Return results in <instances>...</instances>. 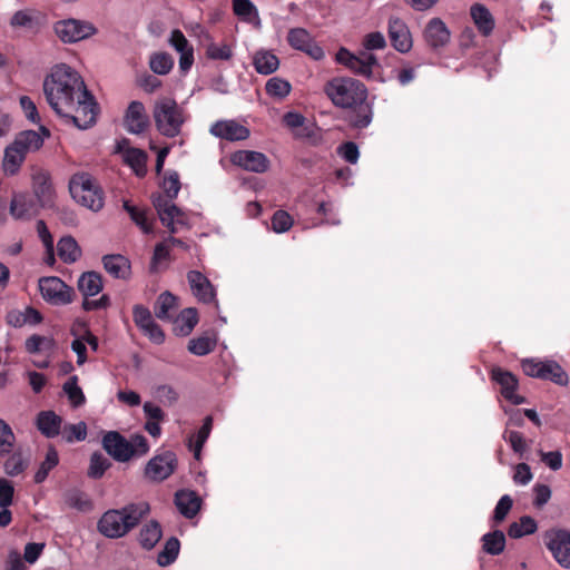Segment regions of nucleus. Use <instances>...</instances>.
Listing matches in <instances>:
<instances>
[{
  "label": "nucleus",
  "mask_w": 570,
  "mask_h": 570,
  "mask_svg": "<svg viewBox=\"0 0 570 570\" xmlns=\"http://www.w3.org/2000/svg\"><path fill=\"white\" fill-rule=\"evenodd\" d=\"M104 450L118 462H127L132 458L131 445L117 431H109L102 438Z\"/></svg>",
  "instance_id": "nucleus-15"
},
{
  "label": "nucleus",
  "mask_w": 570,
  "mask_h": 570,
  "mask_svg": "<svg viewBox=\"0 0 570 570\" xmlns=\"http://www.w3.org/2000/svg\"><path fill=\"white\" fill-rule=\"evenodd\" d=\"M77 285L85 298L97 295L104 287L101 275L97 272H85Z\"/></svg>",
  "instance_id": "nucleus-28"
},
{
  "label": "nucleus",
  "mask_w": 570,
  "mask_h": 570,
  "mask_svg": "<svg viewBox=\"0 0 570 570\" xmlns=\"http://www.w3.org/2000/svg\"><path fill=\"white\" fill-rule=\"evenodd\" d=\"M470 13L478 30L483 36H489L494 28V19L489 9L481 3H474L470 9Z\"/></svg>",
  "instance_id": "nucleus-26"
},
{
  "label": "nucleus",
  "mask_w": 570,
  "mask_h": 570,
  "mask_svg": "<svg viewBox=\"0 0 570 570\" xmlns=\"http://www.w3.org/2000/svg\"><path fill=\"white\" fill-rule=\"evenodd\" d=\"M26 156L18 149L13 144L8 145L4 148V155L2 160V168L6 175H16L21 165L23 164Z\"/></svg>",
  "instance_id": "nucleus-30"
},
{
  "label": "nucleus",
  "mask_w": 570,
  "mask_h": 570,
  "mask_svg": "<svg viewBox=\"0 0 570 570\" xmlns=\"http://www.w3.org/2000/svg\"><path fill=\"white\" fill-rule=\"evenodd\" d=\"M163 532L157 521H150L139 532V543L146 550H151L161 539Z\"/></svg>",
  "instance_id": "nucleus-35"
},
{
  "label": "nucleus",
  "mask_w": 570,
  "mask_h": 570,
  "mask_svg": "<svg viewBox=\"0 0 570 570\" xmlns=\"http://www.w3.org/2000/svg\"><path fill=\"white\" fill-rule=\"evenodd\" d=\"M206 55L214 60H228L232 57V50L226 43H210L207 46Z\"/></svg>",
  "instance_id": "nucleus-56"
},
{
  "label": "nucleus",
  "mask_w": 570,
  "mask_h": 570,
  "mask_svg": "<svg viewBox=\"0 0 570 570\" xmlns=\"http://www.w3.org/2000/svg\"><path fill=\"white\" fill-rule=\"evenodd\" d=\"M59 258L66 264H72L81 256V248L72 236H65L58 242Z\"/></svg>",
  "instance_id": "nucleus-33"
},
{
  "label": "nucleus",
  "mask_w": 570,
  "mask_h": 570,
  "mask_svg": "<svg viewBox=\"0 0 570 570\" xmlns=\"http://www.w3.org/2000/svg\"><path fill=\"white\" fill-rule=\"evenodd\" d=\"M177 298L170 292L161 293L154 305L157 318L165 321L170 318V311L177 307Z\"/></svg>",
  "instance_id": "nucleus-38"
},
{
  "label": "nucleus",
  "mask_w": 570,
  "mask_h": 570,
  "mask_svg": "<svg viewBox=\"0 0 570 570\" xmlns=\"http://www.w3.org/2000/svg\"><path fill=\"white\" fill-rule=\"evenodd\" d=\"M153 117L157 130L168 138L178 136L186 121L184 109L175 99L169 97H163L156 100Z\"/></svg>",
  "instance_id": "nucleus-5"
},
{
  "label": "nucleus",
  "mask_w": 570,
  "mask_h": 570,
  "mask_svg": "<svg viewBox=\"0 0 570 570\" xmlns=\"http://www.w3.org/2000/svg\"><path fill=\"white\" fill-rule=\"evenodd\" d=\"M288 43L296 50H301L315 60L324 57L323 49L314 41L309 32L303 28H294L288 31Z\"/></svg>",
  "instance_id": "nucleus-14"
},
{
  "label": "nucleus",
  "mask_w": 570,
  "mask_h": 570,
  "mask_svg": "<svg viewBox=\"0 0 570 570\" xmlns=\"http://www.w3.org/2000/svg\"><path fill=\"white\" fill-rule=\"evenodd\" d=\"M537 522L533 518L529 515H523L520 518L519 521L510 524L508 529V534L513 539H518L523 535L534 533L537 531Z\"/></svg>",
  "instance_id": "nucleus-40"
},
{
  "label": "nucleus",
  "mask_w": 570,
  "mask_h": 570,
  "mask_svg": "<svg viewBox=\"0 0 570 570\" xmlns=\"http://www.w3.org/2000/svg\"><path fill=\"white\" fill-rule=\"evenodd\" d=\"M233 11L238 17H249L257 12L250 0H233Z\"/></svg>",
  "instance_id": "nucleus-63"
},
{
  "label": "nucleus",
  "mask_w": 570,
  "mask_h": 570,
  "mask_svg": "<svg viewBox=\"0 0 570 570\" xmlns=\"http://www.w3.org/2000/svg\"><path fill=\"white\" fill-rule=\"evenodd\" d=\"M338 153L350 164H356L360 155L357 145L352 141L344 142Z\"/></svg>",
  "instance_id": "nucleus-64"
},
{
  "label": "nucleus",
  "mask_w": 570,
  "mask_h": 570,
  "mask_svg": "<svg viewBox=\"0 0 570 570\" xmlns=\"http://www.w3.org/2000/svg\"><path fill=\"white\" fill-rule=\"evenodd\" d=\"M62 419L53 411H42L37 416V428L47 438H55L60 433Z\"/></svg>",
  "instance_id": "nucleus-25"
},
{
  "label": "nucleus",
  "mask_w": 570,
  "mask_h": 570,
  "mask_svg": "<svg viewBox=\"0 0 570 570\" xmlns=\"http://www.w3.org/2000/svg\"><path fill=\"white\" fill-rule=\"evenodd\" d=\"M542 380H550L553 383L566 386L569 382L568 374L563 368L554 361H546L543 364Z\"/></svg>",
  "instance_id": "nucleus-43"
},
{
  "label": "nucleus",
  "mask_w": 570,
  "mask_h": 570,
  "mask_svg": "<svg viewBox=\"0 0 570 570\" xmlns=\"http://www.w3.org/2000/svg\"><path fill=\"white\" fill-rule=\"evenodd\" d=\"M512 504L513 501L508 494L501 497L494 509V521L498 523L502 522L510 512Z\"/></svg>",
  "instance_id": "nucleus-60"
},
{
  "label": "nucleus",
  "mask_w": 570,
  "mask_h": 570,
  "mask_svg": "<svg viewBox=\"0 0 570 570\" xmlns=\"http://www.w3.org/2000/svg\"><path fill=\"white\" fill-rule=\"evenodd\" d=\"M283 121L288 128L295 130L297 137L307 136L306 128L304 127L305 117L303 115L289 111L283 116Z\"/></svg>",
  "instance_id": "nucleus-50"
},
{
  "label": "nucleus",
  "mask_w": 570,
  "mask_h": 570,
  "mask_svg": "<svg viewBox=\"0 0 570 570\" xmlns=\"http://www.w3.org/2000/svg\"><path fill=\"white\" fill-rule=\"evenodd\" d=\"M163 188L168 198L160 194L153 195V205L157 210L161 224L166 226L171 234H175L178 233L181 227L188 226L187 215L173 203V198H175L180 190L179 176L176 171H171L164 177Z\"/></svg>",
  "instance_id": "nucleus-3"
},
{
  "label": "nucleus",
  "mask_w": 570,
  "mask_h": 570,
  "mask_svg": "<svg viewBox=\"0 0 570 570\" xmlns=\"http://www.w3.org/2000/svg\"><path fill=\"white\" fill-rule=\"evenodd\" d=\"M293 226L292 216L285 210H276L272 217V228L276 233H285Z\"/></svg>",
  "instance_id": "nucleus-54"
},
{
  "label": "nucleus",
  "mask_w": 570,
  "mask_h": 570,
  "mask_svg": "<svg viewBox=\"0 0 570 570\" xmlns=\"http://www.w3.org/2000/svg\"><path fill=\"white\" fill-rule=\"evenodd\" d=\"M122 207L129 214L131 220L135 222L144 233L148 234L153 232V225L147 218L146 210L130 205L127 200L124 202Z\"/></svg>",
  "instance_id": "nucleus-46"
},
{
  "label": "nucleus",
  "mask_w": 570,
  "mask_h": 570,
  "mask_svg": "<svg viewBox=\"0 0 570 570\" xmlns=\"http://www.w3.org/2000/svg\"><path fill=\"white\" fill-rule=\"evenodd\" d=\"M265 89L272 97L284 98L289 94L291 85L286 80L274 77L266 82Z\"/></svg>",
  "instance_id": "nucleus-51"
},
{
  "label": "nucleus",
  "mask_w": 570,
  "mask_h": 570,
  "mask_svg": "<svg viewBox=\"0 0 570 570\" xmlns=\"http://www.w3.org/2000/svg\"><path fill=\"white\" fill-rule=\"evenodd\" d=\"M63 439L71 443L73 441H83L87 438V425L85 422L65 425L62 429Z\"/></svg>",
  "instance_id": "nucleus-52"
},
{
  "label": "nucleus",
  "mask_w": 570,
  "mask_h": 570,
  "mask_svg": "<svg viewBox=\"0 0 570 570\" xmlns=\"http://www.w3.org/2000/svg\"><path fill=\"white\" fill-rule=\"evenodd\" d=\"M149 512L146 502L131 503L119 510H108L97 523L98 531L106 538L117 539L136 528Z\"/></svg>",
  "instance_id": "nucleus-4"
},
{
  "label": "nucleus",
  "mask_w": 570,
  "mask_h": 570,
  "mask_svg": "<svg viewBox=\"0 0 570 570\" xmlns=\"http://www.w3.org/2000/svg\"><path fill=\"white\" fill-rule=\"evenodd\" d=\"M63 501L67 507L81 512H87L92 508V503L88 495L77 489L67 491L63 495Z\"/></svg>",
  "instance_id": "nucleus-39"
},
{
  "label": "nucleus",
  "mask_w": 570,
  "mask_h": 570,
  "mask_svg": "<svg viewBox=\"0 0 570 570\" xmlns=\"http://www.w3.org/2000/svg\"><path fill=\"white\" fill-rule=\"evenodd\" d=\"M10 214L14 219H29L33 214V202L24 194L14 195L10 203Z\"/></svg>",
  "instance_id": "nucleus-32"
},
{
  "label": "nucleus",
  "mask_w": 570,
  "mask_h": 570,
  "mask_svg": "<svg viewBox=\"0 0 570 570\" xmlns=\"http://www.w3.org/2000/svg\"><path fill=\"white\" fill-rule=\"evenodd\" d=\"M111 466V462L99 452L92 453L88 469V475L92 479H100L106 470Z\"/></svg>",
  "instance_id": "nucleus-47"
},
{
  "label": "nucleus",
  "mask_w": 570,
  "mask_h": 570,
  "mask_svg": "<svg viewBox=\"0 0 570 570\" xmlns=\"http://www.w3.org/2000/svg\"><path fill=\"white\" fill-rule=\"evenodd\" d=\"M38 286L42 298L52 305H67L73 301V288L57 276L39 278Z\"/></svg>",
  "instance_id": "nucleus-7"
},
{
  "label": "nucleus",
  "mask_w": 570,
  "mask_h": 570,
  "mask_svg": "<svg viewBox=\"0 0 570 570\" xmlns=\"http://www.w3.org/2000/svg\"><path fill=\"white\" fill-rule=\"evenodd\" d=\"M16 443V436L8 423L0 419V456L9 454Z\"/></svg>",
  "instance_id": "nucleus-49"
},
{
  "label": "nucleus",
  "mask_w": 570,
  "mask_h": 570,
  "mask_svg": "<svg viewBox=\"0 0 570 570\" xmlns=\"http://www.w3.org/2000/svg\"><path fill=\"white\" fill-rule=\"evenodd\" d=\"M175 503L184 517L191 519L198 513L202 500L194 491L180 490L175 494Z\"/></svg>",
  "instance_id": "nucleus-24"
},
{
  "label": "nucleus",
  "mask_w": 570,
  "mask_h": 570,
  "mask_svg": "<svg viewBox=\"0 0 570 570\" xmlns=\"http://www.w3.org/2000/svg\"><path fill=\"white\" fill-rule=\"evenodd\" d=\"M19 102L24 112L26 118L32 124H39L40 117L37 107L35 102L31 100V98L28 96H21Z\"/></svg>",
  "instance_id": "nucleus-59"
},
{
  "label": "nucleus",
  "mask_w": 570,
  "mask_h": 570,
  "mask_svg": "<svg viewBox=\"0 0 570 570\" xmlns=\"http://www.w3.org/2000/svg\"><path fill=\"white\" fill-rule=\"evenodd\" d=\"M55 32L61 41L71 43L92 36L96 28L90 22L67 19L56 22Z\"/></svg>",
  "instance_id": "nucleus-12"
},
{
  "label": "nucleus",
  "mask_w": 570,
  "mask_h": 570,
  "mask_svg": "<svg viewBox=\"0 0 570 570\" xmlns=\"http://www.w3.org/2000/svg\"><path fill=\"white\" fill-rule=\"evenodd\" d=\"M491 377L501 386V394L504 399L517 405L524 403V397L515 394L518 380L511 372L494 367L491 371Z\"/></svg>",
  "instance_id": "nucleus-18"
},
{
  "label": "nucleus",
  "mask_w": 570,
  "mask_h": 570,
  "mask_svg": "<svg viewBox=\"0 0 570 570\" xmlns=\"http://www.w3.org/2000/svg\"><path fill=\"white\" fill-rule=\"evenodd\" d=\"M134 322L140 328V331H144L155 321L153 320L151 313L147 307L136 305L134 307Z\"/></svg>",
  "instance_id": "nucleus-57"
},
{
  "label": "nucleus",
  "mask_w": 570,
  "mask_h": 570,
  "mask_svg": "<svg viewBox=\"0 0 570 570\" xmlns=\"http://www.w3.org/2000/svg\"><path fill=\"white\" fill-rule=\"evenodd\" d=\"M56 348V341L49 336L33 334L24 342V350L29 354L52 352Z\"/></svg>",
  "instance_id": "nucleus-36"
},
{
  "label": "nucleus",
  "mask_w": 570,
  "mask_h": 570,
  "mask_svg": "<svg viewBox=\"0 0 570 570\" xmlns=\"http://www.w3.org/2000/svg\"><path fill=\"white\" fill-rule=\"evenodd\" d=\"M187 281L193 295L198 302L209 304L215 302L216 291L210 281L199 271H189Z\"/></svg>",
  "instance_id": "nucleus-17"
},
{
  "label": "nucleus",
  "mask_w": 570,
  "mask_h": 570,
  "mask_svg": "<svg viewBox=\"0 0 570 570\" xmlns=\"http://www.w3.org/2000/svg\"><path fill=\"white\" fill-rule=\"evenodd\" d=\"M210 134L229 141L245 140L249 137V129L235 120H218L212 125Z\"/></svg>",
  "instance_id": "nucleus-20"
},
{
  "label": "nucleus",
  "mask_w": 570,
  "mask_h": 570,
  "mask_svg": "<svg viewBox=\"0 0 570 570\" xmlns=\"http://www.w3.org/2000/svg\"><path fill=\"white\" fill-rule=\"evenodd\" d=\"M13 485L3 478H0V508L9 507L13 500Z\"/></svg>",
  "instance_id": "nucleus-62"
},
{
  "label": "nucleus",
  "mask_w": 570,
  "mask_h": 570,
  "mask_svg": "<svg viewBox=\"0 0 570 570\" xmlns=\"http://www.w3.org/2000/svg\"><path fill=\"white\" fill-rule=\"evenodd\" d=\"M336 60L354 73L365 78H371L373 76V68L379 66L375 55L367 51H360L358 55H354L346 48H341L337 51Z\"/></svg>",
  "instance_id": "nucleus-8"
},
{
  "label": "nucleus",
  "mask_w": 570,
  "mask_h": 570,
  "mask_svg": "<svg viewBox=\"0 0 570 570\" xmlns=\"http://www.w3.org/2000/svg\"><path fill=\"white\" fill-rule=\"evenodd\" d=\"M59 462L58 452L50 448L46 454L45 461L41 463L39 470L35 474V482L41 483L48 476L50 470H52Z\"/></svg>",
  "instance_id": "nucleus-48"
},
{
  "label": "nucleus",
  "mask_w": 570,
  "mask_h": 570,
  "mask_svg": "<svg viewBox=\"0 0 570 570\" xmlns=\"http://www.w3.org/2000/svg\"><path fill=\"white\" fill-rule=\"evenodd\" d=\"M387 33L391 45L396 51L406 53L412 49V33L406 22L401 18L390 17L387 22Z\"/></svg>",
  "instance_id": "nucleus-13"
},
{
  "label": "nucleus",
  "mask_w": 570,
  "mask_h": 570,
  "mask_svg": "<svg viewBox=\"0 0 570 570\" xmlns=\"http://www.w3.org/2000/svg\"><path fill=\"white\" fill-rule=\"evenodd\" d=\"M129 445H131L132 458L134 456H142L148 453L149 444L147 439L141 434L131 435L130 440H128Z\"/></svg>",
  "instance_id": "nucleus-61"
},
{
  "label": "nucleus",
  "mask_w": 570,
  "mask_h": 570,
  "mask_svg": "<svg viewBox=\"0 0 570 570\" xmlns=\"http://www.w3.org/2000/svg\"><path fill=\"white\" fill-rule=\"evenodd\" d=\"M483 550L492 556L500 554L505 547L504 533L500 530L487 533L482 538Z\"/></svg>",
  "instance_id": "nucleus-41"
},
{
  "label": "nucleus",
  "mask_w": 570,
  "mask_h": 570,
  "mask_svg": "<svg viewBox=\"0 0 570 570\" xmlns=\"http://www.w3.org/2000/svg\"><path fill=\"white\" fill-rule=\"evenodd\" d=\"M125 127L130 134H141L149 125V118L142 102L131 101L126 110Z\"/></svg>",
  "instance_id": "nucleus-21"
},
{
  "label": "nucleus",
  "mask_w": 570,
  "mask_h": 570,
  "mask_svg": "<svg viewBox=\"0 0 570 570\" xmlns=\"http://www.w3.org/2000/svg\"><path fill=\"white\" fill-rule=\"evenodd\" d=\"M106 272L115 278L128 279L131 274V265L128 258L120 254H109L102 257Z\"/></svg>",
  "instance_id": "nucleus-23"
},
{
  "label": "nucleus",
  "mask_w": 570,
  "mask_h": 570,
  "mask_svg": "<svg viewBox=\"0 0 570 570\" xmlns=\"http://www.w3.org/2000/svg\"><path fill=\"white\" fill-rule=\"evenodd\" d=\"M11 144L20 149V151L26 156L30 151L39 150L43 145V139L38 131L23 130L14 137V140Z\"/></svg>",
  "instance_id": "nucleus-27"
},
{
  "label": "nucleus",
  "mask_w": 570,
  "mask_h": 570,
  "mask_svg": "<svg viewBox=\"0 0 570 570\" xmlns=\"http://www.w3.org/2000/svg\"><path fill=\"white\" fill-rule=\"evenodd\" d=\"M124 161L130 166L137 176L146 174L147 154L138 148H127L124 151Z\"/></svg>",
  "instance_id": "nucleus-37"
},
{
  "label": "nucleus",
  "mask_w": 570,
  "mask_h": 570,
  "mask_svg": "<svg viewBox=\"0 0 570 570\" xmlns=\"http://www.w3.org/2000/svg\"><path fill=\"white\" fill-rule=\"evenodd\" d=\"M63 392L67 394L73 407L82 405L86 401L82 390L78 385V376H70L62 385Z\"/></svg>",
  "instance_id": "nucleus-44"
},
{
  "label": "nucleus",
  "mask_w": 570,
  "mask_h": 570,
  "mask_svg": "<svg viewBox=\"0 0 570 570\" xmlns=\"http://www.w3.org/2000/svg\"><path fill=\"white\" fill-rule=\"evenodd\" d=\"M180 549L179 540L175 537L169 538L164 549L158 553L157 563L160 567H167L171 564L178 557Z\"/></svg>",
  "instance_id": "nucleus-42"
},
{
  "label": "nucleus",
  "mask_w": 570,
  "mask_h": 570,
  "mask_svg": "<svg viewBox=\"0 0 570 570\" xmlns=\"http://www.w3.org/2000/svg\"><path fill=\"white\" fill-rule=\"evenodd\" d=\"M32 188L41 207H50L53 204L55 190L48 173L39 171L32 177Z\"/></svg>",
  "instance_id": "nucleus-22"
},
{
  "label": "nucleus",
  "mask_w": 570,
  "mask_h": 570,
  "mask_svg": "<svg viewBox=\"0 0 570 570\" xmlns=\"http://www.w3.org/2000/svg\"><path fill=\"white\" fill-rule=\"evenodd\" d=\"M423 37L432 49H439L449 43L451 32L442 19L432 18L424 28Z\"/></svg>",
  "instance_id": "nucleus-19"
},
{
  "label": "nucleus",
  "mask_w": 570,
  "mask_h": 570,
  "mask_svg": "<svg viewBox=\"0 0 570 570\" xmlns=\"http://www.w3.org/2000/svg\"><path fill=\"white\" fill-rule=\"evenodd\" d=\"M543 541L554 560L562 568L570 569V531L550 529L544 533Z\"/></svg>",
  "instance_id": "nucleus-9"
},
{
  "label": "nucleus",
  "mask_w": 570,
  "mask_h": 570,
  "mask_svg": "<svg viewBox=\"0 0 570 570\" xmlns=\"http://www.w3.org/2000/svg\"><path fill=\"white\" fill-rule=\"evenodd\" d=\"M217 344V337L213 332H206L188 342V351L197 356H204L213 352Z\"/></svg>",
  "instance_id": "nucleus-29"
},
{
  "label": "nucleus",
  "mask_w": 570,
  "mask_h": 570,
  "mask_svg": "<svg viewBox=\"0 0 570 570\" xmlns=\"http://www.w3.org/2000/svg\"><path fill=\"white\" fill-rule=\"evenodd\" d=\"M43 92L57 115H70L75 101L78 97H86L88 89L76 70L67 65H58L46 77Z\"/></svg>",
  "instance_id": "nucleus-1"
},
{
  "label": "nucleus",
  "mask_w": 570,
  "mask_h": 570,
  "mask_svg": "<svg viewBox=\"0 0 570 570\" xmlns=\"http://www.w3.org/2000/svg\"><path fill=\"white\" fill-rule=\"evenodd\" d=\"M325 92L335 106L355 109V115L350 118L353 127L364 128L371 122V108L365 104L367 90L361 81L336 78L326 85Z\"/></svg>",
  "instance_id": "nucleus-2"
},
{
  "label": "nucleus",
  "mask_w": 570,
  "mask_h": 570,
  "mask_svg": "<svg viewBox=\"0 0 570 570\" xmlns=\"http://www.w3.org/2000/svg\"><path fill=\"white\" fill-rule=\"evenodd\" d=\"M362 45L364 47L363 51L367 52L372 50H383L387 46L385 37L380 31H374L365 35Z\"/></svg>",
  "instance_id": "nucleus-53"
},
{
  "label": "nucleus",
  "mask_w": 570,
  "mask_h": 570,
  "mask_svg": "<svg viewBox=\"0 0 570 570\" xmlns=\"http://www.w3.org/2000/svg\"><path fill=\"white\" fill-rule=\"evenodd\" d=\"M59 116L69 119L79 129H87L96 122L97 102L94 96L88 91L86 97H78L70 115Z\"/></svg>",
  "instance_id": "nucleus-10"
},
{
  "label": "nucleus",
  "mask_w": 570,
  "mask_h": 570,
  "mask_svg": "<svg viewBox=\"0 0 570 570\" xmlns=\"http://www.w3.org/2000/svg\"><path fill=\"white\" fill-rule=\"evenodd\" d=\"M230 161L253 173H265L269 167L268 158L259 151L254 150H238L230 156Z\"/></svg>",
  "instance_id": "nucleus-16"
},
{
  "label": "nucleus",
  "mask_w": 570,
  "mask_h": 570,
  "mask_svg": "<svg viewBox=\"0 0 570 570\" xmlns=\"http://www.w3.org/2000/svg\"><path fill=\"white\" fill-rule=\"evenodd\" d=\"M10 23L12 27L32 29L36 24V17L28 10H20L12 16Z\"/></svg>",
  "instance_id": "nucleus-58"
},
{
  "label": "nucleus",
  "mask_w": 570,
  "mask_h": 570,
  "mask_svg": "<svg viewBox=\"0 0 570 570\" xmlns=\"http://www.w3.org/2000/svg\"><path fill=\"white\" fill-rule=\"evenodd\" d=\"M69 190L72 198L81 206L98 213L105 205V194L91 175L87 173L75 174L69 181Z\"/></svg>",
  "instance_id": "nucleus-6"
},
{
  "label": "nucleus",
  "mask_w": 570,
  "mask_h": 570,
  "mask_svg": "<svg viewBox=\"0 0 570 570\" xmlns=\"http://www.w3.org/2000/svg\"><path fill=\"white\" fill-rule=\"evenodd\" d=\"M26 468L27 463L20 452L12 453V455L4 462V471L11 476L20 474Z\"/></svg>",
  "instance_id": "nucleus-55"
},
{
  "label": "nucleus",
  "mask_w": 570,
  "mask_h": 570,
  "mask_svg": "<svg viewBox=\"0 0 570 570\" xmlns=\"http://www.w3.org/2000/svg\"><path fill=\"white\" fill-rule=\"evenodd\" d=\"M198 323V315L196 308L188 307L180 312L174 321V331L178 335L187 336L191 333Z\"/></svg>",
  "instance_id": "nucleus-31"
},
{
  "label": "nucleus",
  "mask_w": 570,
  "mask_h": 570,
  "mask_svg": "<svg viewBox=\"0 0 570 570\" xmlns=\"http://www.w3.org/2000/svg\"><path fill=\"white\" fill-rule=\"evenodd\" d=\"M173 66L174 60L167 52H156L149 59V67L157 75H167Z\"/></svg>",
  "instance_id": "nucleus-45"
},
{
  "label": "nucleus",
  "mask_w": 570,
  "mask_h": 570,
  "mask_svg": "<svg viewBox=\"0 0 570 570\" xmlns=\"http://www.w3.org/2000/svg\"><path fill=\"white\" fill-rule=\"evenodd\" d=\"M256 71L261 75H271L278 69V58L269 51H258L253 58Z\"/></svg>",
  "instance_id": "nucleus-34"
},
{
  "label": "nucleus",
  "mask_w": 570,
  "mask_h": 570,
  "mask_svg": "<svg viewBox=\"0 0 570 570\" xmlns=\"http://www.w3.org/2000/svg\"><path fill=\"white\" fill-rule=\"evenodd\" d=\"M176 468V454L171 451H165L148 461L145 468V476L153 482H161L169 478Z\"/></svg>",
  "instance_id": "nucleus-11"
}]
</instances>
